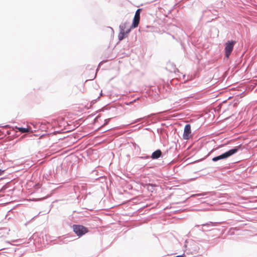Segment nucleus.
<instances>
[{
    "label": "nucleus",
    "mask_w": 257,
    "mask_h": 257,
    "mask_svg": "<svg viewBox=\"0 0 257 257\" xmlns=\"http://www.w3.org/2000/svg\"><path fill=\"white\" fill-rule=\"evenodd\" d=\"M20 132L21 133H27L29 132V130L28 128H23V127H18L17 128Z\"/></svg>",
    "instance_id": "nucleus-9"
},
{
    "label": "nucleus",
    "mask_w": 257,
    "mask_h": 257,
    "mask_svg": "<svg viewBox=\"0 0 257 257\" xmlns=\"http://www.w3.org/2000/svg\"><path fill=\"white\" fill-rule=\"evenodd\" d=\"M237 150H238V149L237 148H234V149L230 150L228 151L225 152V153H224L220 156L214 157L212 159V161L214 162H216V161H217L221 159L227 158L230 157V156L232 155L233 154H235V153H236Z\"/></svg>",
    "instance_id": "nucleus-1"
},
{
    "label": "nucleus",
    "mask_w": 257,
    "mask_h": 257,
    "mask_svg": "<svg viewBox=\"0 0 257 257\" xmlns=\"http://www.w3.org/2000/svg\"><path fill=\"white\" fill-rule=\"evenodd\" d=\"M162 155V152L160 150H157L152 154L151 158L156 159L160 158Z\"/></svg>",
    "instance_id": "nucleus-6"
},
{
    "label": "nucleus",
    "mask_w": 257,
    "mask_h": 257,
    "mask_svg": "<svg viewBox=\"0 0 257 257\" xmlns=\"http://www.w3.org/2000/svg\"><path fill=\"white\" fill-rule=\"evenodd\" d=\"M140 12L141 9H138L136 12L135 15L134 17L140 18Z\"/></svg>",
    "instance_id": "nucleus-10"
},
{
    "label": "nucleus",
    "mask_w": 257,
    "mask_h": 257,
    "mask_svg": "<svg viewBox=\"0 0 257 257\" xmlns=\"http://www.w3.org/2000/svg\"><path fill=\"white\" fill-rule=\"evenodd\" d=\"M140 18L134 17L132 26L130 28L131 29L137 28L140 22Z\"/></svg>",
    "instance_id": "nucleus-7"
},
{
    "label": "nucleus",
    "mask_w": 257,
    "mask_h": 257,
    "mask_svg": "<svg viewBox=\"0 0 257 257\" xmlns=\"http://www.w3.org/2000/svg\"><path fill=\"white\" fill-rule=\"evenodd\" d=\"M4 172V171L0 169V176L2 175Z\"/></svg>",
    "instance_id": "nucleus-11"
},
{
    "label": "nucleus",
    "mask_w": 257,
    "mask_h": 257,
    "mask_svg": "<svg viewBox=\"0 0 257 257\" xmlns=\"http://www.w3.org/2000/svg\"><path fill=\"white\" fill-rule=\"evenodd\" d=\"M73 228L78 236H82L88 232L87 228L81 225H74Z\"/></svg>",
    "instance_id": "nucleus-2"
},
{
    "label": "nucleus",
    "mask_w": 257,
    "mask_h": 257,
    "mask_svg": "<svg viewBox=\"0 0 257 257\" xmlns=\"http://www.w3.org/2000/svg\"><path fill=\"white\" fill-rule=\"evenodd\" d=\"M235 41H228L225 44V56L228 58L230 56L231 52L233 50Z\"/></svg>",
    "instance_id": "nucleus-3"
},
{
    "label": "nucleus",
    "mask_w": 257,
    "mask_h": 257,
    "mask_svg": "<svg viewBox=\"0 0 257 257\" xmlns=\"http://www.w3.org/2000/svg\"><path fill=\"white\" fill-rule=\"evenodd\" d=\"M191 137V130L190 124H187L185 126L183 138L184 140H188Z\"/></svg>",
    "instance_id": "nucleus-4"
},
{
    "label": "nucleus",
    "mask_w": 257,
    "mask_h": 257,
    "mask_svg": "<svg viewBox=\"0 0 257 257\" xmlns=\"http://www.w3.org/2000/svg\"><path fill=\"white\" fill-rule=\"evenodd\" d=\"M131 31V28H127L126 32H123V31L119 32L118 38L119 41H121L123 39V38L125 37V35H127Z\"/></svg>",
    "instance_id": "nucleus-5"
},
{
    "label": "nucleus",
    "mask_w": 257,
    "mask_h": 257,
    "mask_svg": "<svg viewBox=\"0 0 257 257\" xmlns=\"http://www.w3.org/2000/svg\"><path fill=\"white\" fill-rule=\"evenodd\" d=\"M127 25H128V24L127 23H124L120 25L119 26L120 31H122V30H123V32H126V30L127 29Z\"/></svg>",
    "instance_id": "nucleus-8"
}]
</instances>
